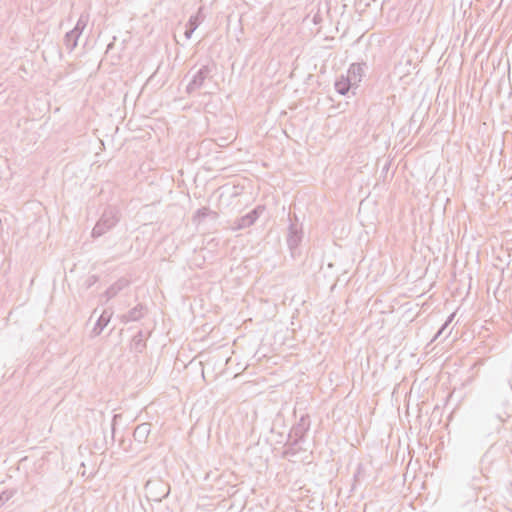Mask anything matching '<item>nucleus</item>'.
Listing matches in <instances>:
<instances>
[{
  "mask_svg": "<svg viewBox=\"0 0 512 512\" xmlns=\"http://www.w3.org/2000/svg\"><path fill=\"white\" fill-rule=\"evenodd\" d=\"M128 285L129 281L127 279L120 278L111 286H109L102 296L106 298V301H109L110 299L114 298L120 291L126 288Z\"/></svg>",
  "mask_w": 512,
  "mask_h": 512,
  "instance_id": "8",
  "label": "nucleus"
},
{
  "mask_svg": "<svg viewBox=\"0 0 512 512\" xmlns=\"http://www.w3.org/2000/svg\"><path fill=\"white\" fill-rule=\"evenodd\" d=\"M113 312L109 311L108 309H105L98 320L96 321L93 329L91 330V337L99 336L104 328L108 325L110 322V319L112 317Z\"/></svg>",
  "mask_w": 512,
  "mask_h": 512,
  "instance_id": "7",
  "label": "nucleus"
},
{
  "mask_svg": "<svg viewBox=\"0 0 512 512\" xmlns=\"http://www.w3.org/2000/svg\"><path fill=\"white\" fill-rule=\"evenodd\" d=\"M447 327H448V323H444L438 330L437 334L435 335L434 340L437 339L440 335H442L444 333V331L447 329Z\"/></svg>",
  "mask_w": 512,
  "mask_h": 512,
  "instance_id": "20",
  "label": "nucleus"
},
{
  "mask_svg": "<svg viewBox=\"0 0 512 512\" xmlns=\"http://www.w3.org/2000/svg\"><path fill=\"white\" fill-rule=\"evenodd\" d=\"M147 312H148L147 307L142 303H138L135 307L130 309L127 313L120 315L119 320L123 324L139 321L147 314Z\"/></svg>",
  "mask_w": 512,
  "mask_h": 512,
  "instance_id": "5",
  "label": "nucleus"
},
{
  "mask_svg": "<svg viewBox=\"0 0 512 512\" xmlns=\"http://www.w3.org/2000/svg\"><path fill=\"white\" fill-rule=\"evenodd\" d=\"M80 35L74 33L73 31H69L64 36V45L66 49L71 52L76 48L78 44V39Z\"/></svg>",
  "mask_w": 512,
  "mask_h": 512,
  "instance_id": "14",
  "label": "nucleus"
},
{
  "mask_svg": "<svg viewBox=\"0 0 512 512\" xmlns=\"http://www.w3.org/2000/svg\"><path fill=\"white\" fill-rule=\"evenodd\" d=\"M89 22V15L87 13H82L80 17L78 18V21L75 25V27L71 30L74 33L81 35L84 29L86 28L87 24Z\"/></svg>",
  "mask_w": 512,
  "mask_h": 512,
  "instance_id": "15",
  "label": "nucleus"
},
{
  "mask_svg": "<svg viewBox=\"0 0 512 512\" xmlns=\"http://www.w3.org/2000/svg\"><path fill=\"white\" fill-rule=\"evenodd\" d=\"M454 317H455V313L450 314L444 323H448V326H449L450 323L453 321Z\"/></svg>",
  "mask_w": 512,
  "mask_h": 512,
  "instance_id": "22",
  "label": "nucleus"
},
{
  "mask_svg": "<svg viewBox=\"0 0 512 512\" xmlns=\"http://www.w3.org/2000/svg\"><path fill=\"white\" fill-rule=\"evenodd\" d=\"M98 281V277L96 275H91L87 279V287H91L93 284H95Z\"/></svg>",
  "mask_w": 512,
  "mask_h": 512,
  "instance_id": "19",
  "label": "nucleus"
},
{
  "mask_svg": "<svg viewBox=\"0 0 512 512\" xmlns=\"http://www.w3.org/2000/svg\"><path fill=\"white\" fill-rule=\"evenodd\" d=\"M212 69L208 65L201 66L193 75L186 86V92L192 94L203 87L206 79L211 76Z\"/></svg>",
  "mask_w": 512,
  "mask_h": 512,
  "instance_id": "3",
  "label": "nucleus"
},
{
  "mask_svg": "<svg viewBox=\"0 0 512 512\" xmlns=\"http://www.w3.org/2000/svg\"><path fill=\"white\" fill-rule=\"evenodd\" d=\"M143 337H144L143 332L140 330L137 332L136 335H134V337L132 339L134 349L138 352H141L143 350V348L145 347Z\"/></svg>",
  "mask_w": 512,
  "mask_h": 512,
  "instance_id": "16",
  "label": "nucleus"
},
{
  "mask_svg": "<svg viewBox=\"0 0 512 512\" xmlns=\"http://www.w3.org/2000/svg\"><path fill=\"white\" fill-rule=\"evenodd\" d=\"M289 219L291 217L289 216ZM303 238L302 227L298 224L290 220V225L288 227L287 234V245L291 251L292 256H294L295 251L297 250L299 244L301 243Z\"/></svg>",
  "mask_w": 512,
  "mask_h": 512,
  "instance_id": "4",
  "label": "nucleus"
},
{
  "mask_svg": "<svg viewBox=\"0 0 512 512\" xmlns=\"http://www.w3.org/2000/svg\"><path fill=\"white\" fill-rule=\"evenodd\" d=\"M150 432H151V424L150 423L139 424L133 432V438L138 443H144V442H146Z\"/></svg>",
  "mask_w": 512,
  "mask_h": 512,
  "instance_id": "9",
  "label": "nucleus"
},
{
  "mask_svg": "<svg viewBox=\"0 0 512 512\" xmlns=\"http://www.w3.org/2000/svg\"><path fill=\"white\" fill-rule=\"evenodd\" d=\"M200 23H201V19H200L199 13L190 16V18L186 24V30L184 33L186 39L191 38L193 32L198 28Z\"/></svg>",
  "mask_w": 512,
  "mask_h": 512,
  "instance_id": "12",
  "label": "nucleus"
},
{
  "mask_svg": "<svg viewBox=\"0 0 512 512\" xmlns=\"http://www.w3.org/2000/svg\"><path fill=\"white\" fill-rule=\"evenodd\" d=\"M354 85L351 79L348 77H342L341 79L337 80L335 82V90L341 94L346 95L348 91L350 90L351 86Z\"/></svg>",
  "mask_w": 512,
  "mask_h": 512,
  "instance_id": "13",
  "label": "nucleus"
},
{
  "mask_svg": "<svg viewBox=\"0 0 512 512\" xmlns=\"http://www.w3.org/2000/svg\"><path fill=\"white\" fill-rule=\"evenodd\" d=\"M366 67L365 63H353L350 65L348 70V78L351 79L353 84L361 81V77L364 73V68Z\"/></svg>",
  "mask_w": 512,
  "mask_h": 512,
  "instance_id": "10",
  "label": "nucleus"
},
{
  "mask_svg": "<svg viewBox=\"0 0 512 512\" xmlns=\"http://www.w3.org/2000/svg\"><path fill=\"white\" fill-rule=\"evenodd\" d=\"M362 472H363V465L362 464H358L357 471L354 474L355 481H359L360 480V478L362 476Z\"/></svg>",
  "mask_w": 512,
  "mask_h": 512,
  "instance_id": "18",
  "label": "nucleus"
},
{
  "mask_svg": "<svg viewBox=\"0 0 512 512\" xmlns=\"http://www.w3.org/2000/svg\"><path fill=\"white\" fill-rule=\"evenodd\" d=\"M119 221L118 210L114 207H108L102 213L100 219L92 229V237L98 238L112 229Z\"/></svg>",
  "mask_w": 512,
  "mask_h": 512,
  "instance_id": "1",
  "label": "nucleus"
},
{
  "mask_svg": "<svg viewBox=\"0 0 512 512\" xmlns=\"http://www.w3.org/2000/svg\"><path fill=\"white\" fill-rule=\"evenodd\" d=\"M206 217H211L212 219L216 220L218 218V213L212 211L208 207H202L198 209L193 215V222L199 224Z\"/></svg>",
  "mask_w": 512,
  "mask_h": 512,
  "instance_id": "11",
  "label": "nucleus"
},
{
  "mask_svg": "<svg viewBox=\"0 0 512 512\" xmlns=\"http://www.w3.org/2000/svg\"><path fill=\"white\" fill-rule=\"evenodd\" d=\"M310 428V418L308 415H302L299 421L292 427L289 439L291 446H297L302 441H304V437L307 431Z\"/></svg>",
  "mask_w": 512,
  "mask_h": 512,
  "instance_id": "2",
  "label": "nucleus"
},
{
  "mask_svg": "<svg viewBox=\"0 0 512 512\" xmlns=\"http://www.w3.org/2000/svg\"><path fill=\"white\" fill-rule=\"evenodd\" d=\"M16 493V490H4L0 494V507L10 500Z\"/></svg>",
  "mask_w": 512,
  "mask_h": 512,
  "instance_id": "17",
  "label": "nucleus"
},
{
  "mask_svg": "<svg viewBox=\"0 0 512 512\" xmlns=\"http://www.w3.org/2000/svg\"><path fill=\"white\" fill-rule=\"evenodd\" d=\"M260 207H257L235 221V230L250 227L259 218Z\"/></svg>",
  "mask_w": 512,
  "mask_h": 512,
  "instance_id": "6",
  "label": "nucleus"
},
{
  "mask_svg": "<svg viewBox=\"0 0 512 512\" xmlns=\"http://www.w3.org/2000/svg\"><path fill=\"white\" fill-rule=\"evenodd\" d=\"M119 418H121V415H120V414H115V415L113 416V418H112V425H111V426H112V427H111V428H112V435H114V433H115V425H116V421H117Z\"/></svg>",
  "mask_w": 512,
  "mask_h": 512,
  "instance_id": "21",
  "label": "nucleus"
}]
</instances>
